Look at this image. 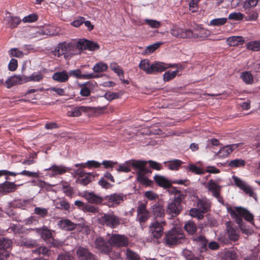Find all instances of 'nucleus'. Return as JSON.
<instances>
[{"instance_id": "26", "label": "nucleus", "mask_w": 260, "mask_h": 260, "mask_svg": "<svg viewBox=\"0 0 260 260\" xmlns=\"http://www.w3.org/2000/svg\"><path fill=\"white\" fill-rule=\"evenodd\" d=\"M68 74H69V77L73 76L78 79L83 78L86 79H90L92 78H99L101 76L93 74H82L81 71L79 69L71 70L69 72H68Z\"/></svg>"}, {"instance_id": "10", "label": "nucleus", "mask_w": 260, "mask_h": 260, "mask_svg": "<svg viewBox=\"0 0 260 260\" xmlns=\"http://www.w3.org/2000/svg\"><path fill=\"white\" fill-rule=\"evenodd\" d=\"M126 199L122 193H114L104 197L105 201L109 207H114L122 203Z\"/></svg>"}, {"instance_id": "6", "label": "nucleus", "mask_w": 260, "mask_h": 260, "mask_svg": "<svg viewBox=\"0 0 260 260\" xmlns=\"http://www.w3.org/2000/svg\"><path fill=\"white\" fill-rule=\"evenodd\" d=\"M233 179L235 185L243 191L245 194L253 198L255 200H257V194L255 192L254 188L247 182L237 176H233Z\"/></svg>"}, {"instance_id": "20", "label": "nucleus", "mask_w": 260, "mask_h": 260, "mask_svg": "<svg viewBox=\"0 0 260 260\" xmlns=\"http://www.w3.org/2000/svg\"><path fill=\"white\" fill-rule=\"evenodd\" d=\"M25 83L24 75H15L8 78L5 81L7 88H10L12 87Z\"/></svg>"}, {"instance_id": "62", "label": "nucleus", "mask_w": 260, "mask_h": 260, "mask_svg": "<svg viewBox=\"0 0 260 260\" xmlns=\"http://www.w3.org/2000/svg\"><path fill=\"white\" fill-rule=\"evenodd\" d=\"M144 21L147 25L153 28H158L160 26V22L155 20L146 19Z\"/></svg>"}, {"instance_id": "35", "label": "nucleus", "mask_w": 260, "mask_h": 260, "mask_svg": "<svg viewBox=\"0 0 260 260\" xmlns=\"http://www.w3.org/2000/svg\"><path fill=\"white\" fill-rule=\"evenodd\" d=\"M54 206L57 209L68 210L70 208V204L64 199H59L54 201Z\"/></svg>"}, {"instance_id": "64", "label": "nucleus", "mask_w": 260, "mask_h": 260, "mask_svg": "<svg viewBox=\"0 0 260 260\" xmlns=\"http://www.w3.org/2000/svg\"><path fill=\"white\" fill-rule=\"evenodd\" d=\"M258 2V0H245L243 8L245 10H247L251 7H254L257 4Z\"/></svg>"}, {"instance_id": "4", "label": "nucleus", "mask_w": 260, "mask_h": 260, "mask_svg": "<svg viewBox=\"0 0 260 260\" xmlns=\"http://www.w3.org/2000/svg\"><path fill=\"white\" fill-rule=\"evenodd\" d=\"M186 239L183 232L178 229L174 228L166 233L165 242L166 245L169 247L184 243Z\"/></svg>"}, {"instance_id": "38", "label": "nucleus", "mask_w": 260, "mask_h": 260, "mask_svg": "<svg viewBox=\"0 0 260 260\" xmlns=\"http://www.w3.org/2000/svg\"><path fill=\"white\" fill-rule=\"evenodd\" d=\"M20 243L22 246L27 248L35 247L37 246V243L36 240L24 237H21Z\"/></svg>"}, {"instance_id": "31", "label": "nucleus", "mask_w": 260, "mask_h": 260, "mask_svg": "<svg viewBox=\"0 0 260 260\" xmlns=\"http://www.w3.org/2000/svg\"><path fill=\"white\" fill-rule=\"evenodd\" d=\"M16 189V185L14 182L6 181L0 186V192L9 193L14 191Z\"/></svg>"}, {"instance_id": "59", "label": "nucleus", "mask_w": 260, "mask_h": 260, "mask_svg": "<svg viewBox=\"0 0 260 260\" xmlns=\"http://www.w3.org/2000/svg\"><path fill=\"white\" fill-rule=\"evenodd\" d=\"M34 253H36L38 254H42L44 256H49L50 254V250L46 247L40 246L36 250L33 251Z\"/></svg>"}, {"instance_id": "34", "label": "nucleus", "mask_w": 260, "mask_h": 260, "mask_svg": "<svg viewBox=\"0 0 260 260\" xmlns=\"http://www.w3.org/2000/svg\"><path fill=\"white\" fill-rule=\"evenodd\" d=\"M154 179L159 186L164 188L169 187L171 185L169 180L162 176L155 175Z\"/></svg>"}, {"instance_id": "43", "label": "nucleus", "mask_w": 260, "mask_h": 260, "mask_svg": "<svg viewBox=\"0 0 260 260\" xmlns=\"http://www.w3.org/2000/svg\"><path fill=\"white\" fill-rule=\"evenodd\" d=\"M245 161L242 159H235L230 161L228 166L230 168L243 167L245 166Z\"/></svg>"}, {"instance_id": "58", "label": "nucleus", "mask_w": 260, "mask_h": 260, "mask_svg": "<svg viewBox=\"0 0 260 260\" xmlns=\"http://www.w3.org/2000/svg\"><path fill=\"white\" fill-rule=\"evenodd\" d=\"M57 260H75L73 255L68 252L58 254Z\"/></svg>"}, {"instance_id": "57", "label": "nucleus", "mask_w": 260, "mask_h": 260, "mask_svg": "<svg viewBox=\"0 0 260 260\" xmlns=\"http://www.w3.org/2000/svg\"><path fill=\"white\" fill-rule=\"evenodd\" d=\"M9 54L11 56L18 58H22L24 55V53L16 48H11L9 51Z\"/></svg>"}, {"instance_id": "36", "label": "nucleus", "mask_w": 260, "mask_h": 260, "mask_svg": "<svg viewBox=\"0 0 260 260\" xmlns=\"http://www.w3.org/2000/svg\"><path fill=\"white\" fill-rule=\"evenodd\" d=\"M139 68L147 74H152L151 64L147 59H144L140 61L139 64Z\"/></svg>"}, {"instance_id": "55", "label": "nucleus", "mask_w": 260, "mask_h": 260, "mask_svg": "<svg viewBox=\"0 0 260 260\" xmlns=\"http://www.w3.org/2000/svg\"><path fill=\"white\" fill-rule=\"evenodd\" d=\"M236 252L233 250L228 251L223 254L221 260H236Z\"/></svg>"}, {"instance_id": "41", "label": "nucleus", "mask_w": 260, "mask_h": 260, "mask_svg": "<svg viewBox=\"0 0 260 260\" xmlns=\"http://www.w3.org/2000/svg\"><path fill=\"white\" fill-rule=\"evenodd\" d=\"M94 176L91 173L85 174V176L82 178H78L76 180V182L83 185H86L91 182Z\"/></svg>"}, {"instance_id": "46", "label": "nucleus", "mask_w": 260, "mask_h": 260, "mask_svg": "<svg viewBox=\"0 0 260 260\" xmlns=\"http://www.w3.org/2000/svg\"><path fill=\"white\" fill-rule=\"evenodd\" d=\"M241 78L247 84H250L253 83V76L250 72L245 71L243 72L241 75Z\"/></svg>"}, {"instance_id": "40", "label": "nucleus", "mask_w": 260, "mask_h": 260, "mask_svg": "<svg viewBox=\"0 0 260 260\" xmlns=\"http://www.w3.org/2000/svg\"><path fill=\"white\" fill-rule=\"evenodd\" d=\"M86 107L85 106L76 107L68 111V115L71 117H78L82 114L83 111H85Z\"/></svg>"}, {"instance_id": "28", "label": "nucleus", "mask_w": 260, "mask_h": 260, "mask_svg": "<svg viewBox=\"0 0 260 260\" xmlns=\"http://www.w3.org/2000/svg\"><path fill=\"white\" fill-rule=\"evenodd\" d=\"M52 79L59 83H64L68 81L69 79V74L66 70L61 72L54 73L52 75Z\"/></svg>"}, {"instance_id": "1", "label": "nucleus", "mask_w": 260, "mask_h": 260, "mask_svg": "<svg viewBox=\"0 0 260 260\" xmlns=\"http://www.w3.org/2000/svg\"><path fill=\"white\" fill-rule=\"evenodd\" d=\"M147 161L143 160H131L121 164L116 169L118 172H129L131 167L137 170V180L141 184L150 185L152 181L148 179L147 175L151 173V171L146 167Z\"/></svg>"}, {"instance_id": "15", "label": "nucleus", "mask_w": 260, "mask_h": 260, "mask_svg": "<svg viewBox=\"0 0 260 260\" xmlns=\"http://www.w3.org/2000/svg\"><path fill=\"white\" fill-rule=\"evenodd\" d=\"M70 170L63 166L52 165L49 168L44 169L46 172V175L52 177L57 175L63 174L69 171Z\"/></svg>"}, {"instance_id": "48", "label": "nucleus", "mask_w": 260, "mask_h": 260, "mask_svg": "<svg viewBox=\"0 0 260 260\" xmlns=\"http://www.w3.org/2000/svg\"><path fill=\"white\" fill-rule=\"evenodd\" d=\"M227 18H218L211 20L209 25L211 26H221L225 24L227 22Z\"/></svg>"}, {"instance_id": "19", "label": "nucleus", "mask_w": 260, "mask_h": 260, "mask_svg": "<svg viewBox=\"0 0 260 260\" xmlns=\"http://www.w3.org/2000/svg\"><path fill=\"white\" fill-rule=\"evenodd\" d=\"M170 33L174 37L182 39L189 38L190 35V29H184L177 26H173Z\"/></svg>"}, {"instance_id": "60", "label": "nucleus", "mask_w": 260, "mask_h": 260, "mask_svg": "<svg viewBox=\"0 0 260 260\" xmlns=\"http://www.w3.org/2000/svg\"><path fill=\"white\" fill-rule=\"evenodd\" d=\"M83 211L84 212H90L92 213L95 214L99 212V208L97 207H95L90 204H86L85 206L83 209Z\"/></svg>"}, {"instance_id": "39", "label": "nucleus", "mask_w": 260, "mask_h": 260, "mask_svg": "<svg viewBox=\"0 0 260 260\" xmlns=\"http://www.w3.org/2000/svg\"><path fill=\"white\" fill-rule=\"evenodd\" d=\"M61 185V189L63 192L68 197H72L74 194L73 188L70 185V184L66 181H62L60 183Z\"/></svg>"}, {"instance_id": "50", "label": "nucleus", "mask_w": 260, "mask_h": 260, "mask_svg": "<svg viewBox=\"0 0 260 260\" xmlns=\"http://www.w3.org/2000/svg\"><path fill=\"white\" fill-rule=\"evenodd\" d=\"M179 71V70L177 69L176 70L174 71H171V72L168 71V72H165L163 75L164 80L165 82H168V81H170L171 80H172L177 76Z\"/></svg>"}, {"instance_id": "16", "label": "nucleus", "mask_w": 260, "mask_h": 260, "mask_svg": "<svg viewBox=\"0 0 260 260\" xmlns=\"http://www.w3.org/2000/svg\"><path fill=\"white\" fill-rule=\"evenodd\" d=\"M176 63H166L162 62L156 61L151 64L152 74L165 71L168 68H178Z\"/></svg>"}, {"instance_id": "7", "label": "nucleus", "mask_w": 260, "mask_h": 260, "mask_svg": "<svg viewBox=\"0 0 260 260\" xmlns=\"http://www.w3.org/2000/svg\"><path fill=\"white\" fill-rule=\"evenodd\" d=\"M166 225L165 220H154L149 226V234L153 239L157 240L161 237L164 233V226Z\"/></svg>"}, {"instance_id": "29", "label": "nucleus", "mask_w": 260, "mask_h": 260, "mask_svg": "<svg viewBox=\"0 0 260 260\" xmlns=\"http://www.w3.org/2000/svg\"><path fill=\"white\" fill-rule=\"evenodd\" d=\"M210 202L206 198L200 199L197 201V206L204 213L207 212L210 208Z\"/></svg>"}, {"instance_id": "8", "label": "nucleus", "mask_w": 260, "mask_h": 260, "mask_svg": "<svg viewBox=\"0 0 260 260\" xmlns=\"http://www.w3.org/2000/svg\"><path fill=\"white\" fill-rule=\"evenodd\" d=\"M206 187L219 203L223 204V199L220 196L222 186L220 185L218 182L213 179H210L206 185Z\"/></svg>"}, {"instance_id": "33", "label": "nucleus", "mask_w": 260, "mask_h": 260, "mask_svg": "<svg viewBox=\"0 0 260 260\" xmlns=\"http://www.w3.org/2000/svg\"><path fill=\"white\" fill-rule=\"evenodd\" d=\"M36 232L43 239L47 241L52 237V231L48 230L46 226H43L41 229H36Z\"/></svg>"}, {"instance_id": "27", "label": "nucleus", "mask_w": 260, "mask_h": 260, "mask_svg": "<svg viewBox=\"0 0 260 260\" xmlns=\"http://www.w3.org/2000/svg\"><path fill=\"white\" fill-rule=\"evenodd\" d=\"M226 225L227 234L230 239L234 241H237L239 237L238 229L230 222H227Z\"/></svg>"}, {"instance_id": "49", "label": "nucleus", "mask_w": 260, "mask_h": 260, "mask_svg": "<svg viewBox=\"0 0 260 260\" xmlns=\"http://www.w3.org/2000/svg\"><path fill=\"white\" fill-rule=\"evenodd\" d=\"M90 84L86 82L82 85L80 94L83 96H88L90 94Z\"/></svg>"}, {"instance_id": "23", "label": "nucleus", "mask_w": 260, "mask_h": 260, "mask_svg": "<svg viewBox=\"0 0 260 260\" xmlns=\"http://www.w3.org/2000/svg\"><path fill=\"white\" fill-rule=\"evenodd\" d=\"M8 15L6 16L4 19V23L7 27L13 28L16 27L21 22V19L17 16H12L10 13H8Z\"/></svg>"}, {"instance_id": "54", "label": "nucleus", "mask_w": 260, "mask_h": 260, "mask_svg": "<svg viewBox=\"0 0 260 260\" xmlns=\"http://www.w3.org/2000/svg\"><path fill=\"white\" fill-rule=\"evenodd\" d=\"M10 240L2 237L0 238V250H4L9 248L11 245Z\"/></svg>"}, {"instance_id": "3", "label": "nucleus", "mask_w": 260, "mask_h": 260, "mask_svg": "<svg viewBox=\"0 0 260 260\" xmlns=\"http://www.w3.org/2000/svg\"><path fill=\"white\" fill-rule=\"evenodd\" d=\"M77 49V45L64 42L57 45L53 51V54L57 57L63 55L65 59H68L78 53Z\"/></svg>"}, {"instance_id": "14", "label": "nucleus", "mask_w": 260, "mask_h": 260, "mask_svg": "<svg viewBox=\"0 0 260 260\" xmlns=\"http://www.w3.org/2000/svg\"><path fill=\"white\" fill-rule=\"evenodd\" d=\"M77 47L79 50H88L89 51H95L100 48L96 43L86 39L79 40L77 42Z\"/></svg>"}, {"instance_id": "25", "label": "nucleus", "mask_w": 260, "mask_h": 260, "mask_svg": "<svg viewBox=\"0 0 260 260\" xmlns=\"http://www.w3.org/2000/svg\"><path fill=\"white\" fill-rule=\"evenodd\" d=\"M83 197L89 203L92 204H99L105 201L104 198L101 197L92 192L85 191L83 192Z\"/></svg>"}, {"instance_id": "61", "label": "nucleus", "mask_w": 260, "mask_h": 260, "mask_svg": "<svg viewBox=\"0 0 260 260\" xmlns=\"http://www.w3.org/2000/svg\"><path fill=\"white\" fill-rule=\"evenodd\" d=\"M162 44V42H157L147 46L145 49V53L150 54L157 49L160 45Z\"/></svg>"}, {"instance_id": "47", "label": "nucleus", "mask_w": 260, "mask_h": 260, "mask_svg": "<svg viewBox=\"0 0 260 260\" xmlns=\"http://www.w3.org/2000/svg\"><path fill=\"white\" fill-rule=\"evenodd\" d=\"M204 213L200 210L198 207L192 208L189 211V214L191 216L202 219L204 217Z\"/></svg>"}, {"instance_id": "2", "label": "nucleus", "mask_w": 260, "mask_h": 260, "mask_svg": "<svg viewBox=\"0 0 260 260\" xmlns=\"http://www.w3.org/2000/svg\"><path fill=\"white\" fill-rule=\"evenodd\" d=\"M226 209L228 212L231 215V217L235 220L243 233L246 234H248L250 230L244 225L242 218H244L245 220L253 224V215L247 209L241 207H232L231 206H228L226 207Z\"/></svg>"}, {"instance_id": "32", "label": "nucleus", "mask_w": 260, "mask_h": 260, "mask_svg": "<svg viewBox=\"0 0 260 260\" xmlns=\"http://www.w3.org/2000/svg\"><path fill=\"white\" fill-rule=\"evenodd\" d=\"M43 74L40 72H34L29 76L24 75L25 83L32 81V82H40L44 78Z\"/></svg>"}, {"instance_id": "11", "label": "nucleus", "mask_w": 260, "mask_h": 260, "mask_svg": "<svg viewBox=\"0 0 260 260\" xmlns=\"http://www.w3.org/2000/svg\"><path fill=\"white\" fill-rule=\"evenodd\" d=\"M137 213V220L140 223L145 222L150 216V212L146 208V205L143 203H139Z\"/></svg>"}, {"instance_id": "5", "label": "nucleus", "mask_w": 260, "mask_h": 260, "mask_svg": "<svg viewBox=\"0 0 260 260\" xmlns=\"http://www.w3.org/2000/svg\"><path fill=\"white\" fill-rule=\"evenodd\" d=\"M97 220L100 224L111 229L116 228L120 224L119 217L113 213H100Z\"/></svg>"}, {"instance_id": "9", "label": "nucleus", "mask_w": 260, "mask_h": 260, "mask_svg": "<svg viewBox=\"0 0 260 260\" xmlns=\"http://www.w3.org/2000/svg\"><path fill=\"white\" fill-rule=\"evenodd\" d=\"M111 246L116 247H126L129 244L128 238L124 235L112 234L108 239Z\"/></svg>"}, {"instance_id": "52", "label": "nucleus", "mask_w": 260, "mask_h": 260, "mask_svg": "<svg viewBox=\"0 0 260 260\" xmlns=\"http://www.w3.org/2000/svg\"><path fill=\"white\" fill-rule=\"evenodd\" d=\"M185 230L189 234H194L196 230L197 227L195 223L192 221H188L184 225Z\"/></svg>"}, {"instance_id": "21", "label": "nucleus", "mask_w": 260, "mask_h": 260, "mask_svg": "<svg viewBox=\"0 0 260 260\" xmlns=\"http://www.w3.org/2000/svg\"><path fill=\"white\" fill-rule=\"evenodd\" d=\"M79 260H95V256L85 247L80 246L76 251Z\"/></svg>"}, {"instance_id": "42", "label": "nucleus", "mask_w": 260, "mask_h": 260, "mask_svg": "<svg viewBox=\"0 0 260 260\" xmlns=\"http://www.w3.org/2000/svg\"><path fill=\"white\" fill-rule=\"evenodd\" d=\"M108 68V66L107 63L100 61L95 64L92 70L94 73H101L106 71Z\"/></svg>"}, {"instance_id": "51", "label": "nucleus", "mask_w": 260, "mask_h": 260, "mask_svg": "<svg viewBox=\"0 0 260 260\" xmlns=\"http://www.w3.org/2000/svg\"><path fill=\"white\" fill-rule=\"evenodd\" d=\"M248 50L253 51H258L260 50V42L257 41H251L246 45Z\"/></svg>"}, {"instance_id": "22", "label": "nucleus", "mask_w": 260, "mask_h": 260, "mask_svg": "<svg viewBox=\"0 0 260 260\" xmlns=\"http://www.w3.org/2000/svg\"><path fill=\"white\" fill-rule=\"evenodd\" d=\"M182 210V206L177 202L171 201L167 208V213L173 217L177 216Z\"/></svg>"}, {"instance_id": "24", "label": "nucleus", "mask_w": 260, "mask_h": 260, "mask_svg": "<svg viewBox=\"0 0 260 260\" xmlns=\"http://www.w3.org/2000/svg\"><path fill=\"white\" fill-rule=\"evenodd\" d=\"M77 224L74 223L69 219H62L58 221V227L64 231H71L76 229Z\"/></svg>"}, {"instance_id": "30", "label": "nucleus", "mask_w": 260, "mask_h": 260, "mask_svg": "<svg viewBox=\"0 0 260 260\" xmlns=\"http://www.w3.org/2000/svg\"><path fill=\"white\" fill-rule=\"evenodd\" d=\"M244 39L241 36H232L226 39L227 44L230 46L242 45L244 43Z\"/></svg>"}, {"instance_id": "17", "label": "nucleus", "mask_w": 260, "mask_h": 260, "mask_svg": "<svg viewBox=\"0 0 260 260\" xmlns=\"http://www.w3.org/2000/svg\"><path fill=\"white\" fill-rule=\"evenodd\" d=\"M243 144V143H239L226 145L220 148L216 155L221 158L227 157L235 149L242 147Z\"/></svg>"}, {"instance_id": "13", "label": "nucleus", "mask_w": 260, "mask_h": 260, "mask_svg": "<svg viewBox=\"0 0 260 260\" xmlns=\"http://www.w3.org/2000/svg\"><path fill=\"white\" fill-rule=\"evenodd\" d=\"M95 247L102 253L109 254L112 250L111 245L103 238L99 237L96 238L94 242Z\"/></svg>"}, {"instance_id": "12", "label": "nucleus", "mask_w": 260, "mask_h": 260, "mask_svg": "<svg viewBox=\"0 0 260 260\" xmlns=\"http://www.w3.org/2000/svg\"><path fill=\"white\" fill-rule=\"evenodd\" d=\"M190 35H189V38L192 39H205L210 36V31L202 27L200 25H197L192 30L190 29Z\"/></svg>"}, {"instance_id": "53", "label": "nucleus", "mask_w": 260, "mask_h": 260, "mask_svg": "<svg viewBox=\"0 0 260 260\" xmlns=\"http://www.w3.org/2000/svg\"><path fill=\"white\" fill-rule=\"evenodd\" d=\"M246 11V14L247 16L245 17L246 21H255L258 18V13L255 11H249V9H247Z\"/></svg>"}, {"instance_id": "63", "label": "nucleus", "mask_w": 260, "mask_h": 260, "mask_svg": "<svg viewBox=\"0 0 260 260\" xmlns=\"http://www.w3.org/2000/svg\"><path fill=\"white\" fill-rule=\"evenodd\" d=\"M184 198V196L181 191L175 189V198L172 201L175 202H177L179 203L180 205H181V202Z\"/></svg>"}, {"instance_id": "37", "label": "nucleus", "mask_w": 260, "mask_h": 260, "mask_svg": "<svg viewBox=\"0 0 260 260\" xmlns=\"http://www.w3.org/2000/svg\"><path fill=\"white\" fill-rule=\"evenodd\" d=\"M182 163V161L179 159H174L172 161H165L164 162V164L169 169L172 171L178 170Z\"/></svg>"}, {"instance_id": "44", "label": "nucleus", "mask_w": 260, "mask_h": 260, "mask_svg": "<svg viewBox=\"0 0 260 260\" xmlns=\"http://www.w3.org/2000/svg\"><path fill=\"white\" fill-rule=\"evenodd\" d=\"M125 254L127 260H140V255L129 248L126 249Z\"/></svg>"}, {"instance_id": "56", "label": "nucleus", "mask_w": 260, "mask_h": 260, "mask_svg": "<svg viewBox=\"0 0 260 260\" xmlns=\"http://www.w3.org/2000/svg\"><path fill=\"white\" fill-rule=\"evenodd\" d=\"M244 17V14L240 12H233L229 15L228 19L232 20L240 21L242 20Z\"/></svg>"}, {"instance_id": "45", "label": "nucleus", "mask_w": 260, "mask_h": 260, "mask_svg": "<svg viewBox=\"0 0 260 260\" xmlns=\"http://www.w3.org/2000/svg\"><path fill=\"white\" fill-rule=\"evenodd\" d=\"M110 69L115 73L119 77H123L124 72L122 68L117 64L115 62H111L110 64Z\"/></svg>"}, {"instance_id": "18", "label": "nucleus", "mask_w": 260, "mask_h": 260, "mask_svg": "<svg viewBox=\"0 0 260 260\" xmlns=\"http://www.w3.org/2000/svg\"><path fill=\"white\" fill-rule=\"evenodd\" d=\"M151 212L153 216L154 220H164L165 215L163 206L158 203H155L151 207Z\"/></svg>"}]
</instances>
